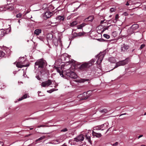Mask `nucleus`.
<instances>
[{
	"mask_svg": "<svg viewBox=\"0 0 146 146\" xmlns=\"http://www.w3.org/2000/svg\"><path fill=\"white\" fill-rule=\"evenodd\" d=\"M129 46L128 45L123 44L121 45V51L123 52H126Z\"/></svg>",
	"mask_w": 146,
	"mask_h": 146,
	"instance_id": "nucleus-14",
	"label": "nucleus"
},
{
	"mask_svg": "<svg viewBox=\"0 0 146 146\" xmlns=\"http://www.w3.org/2000/svg\"><path fill=\"white\" fill-rule=\"evenodd\" d=\"M100 111L102 113H106L108 111V110L106 109H104L102 110H100Z\"/></svg>",
	"mask_w": 146,
	"mask_h": 146,
	"instance_id": "nucleus-35",
	"label": "nucleus"
},
{
	"mask_svg": "<svg viewBox=\"0 0 146 146\" xmlns=\"http://www.w3.org/2000/svg\"><path fill=\"white\" fill-rule=\"evenodd\" d=\"M143 136V135H140L138 136V139H139V138H140L141 137H142Z\"/></svg>",
	"mask_w": 146,
	"mask_h": 146,
	"instance_id": "nucleus-51",
	"label": "nucleus"
},
{
	"mask_svg": "<svg viewBox=\"0 0 146 146\" xmlns=\"http://www.w3.org/2000/svg\"><path fill=\"white\" fill-rule=\"evenodd\" d=\"M110 26V25L109 26H107L106 27L104 28L102 30V31L101 32L103 33V32L104 31H106V30H107L108 29L109 27Z\"/></svg>",
	"mask_w": 146,
	"mask_h": 146,
	"instance_id": "nucleus-38",
	"label": "nucleus"
},
{
	"mask_svg": "<svg viewBox=\"0 0 146 146\" xmlns=\"http://www.w3.org/2000/svg\"><path fill=\"white\" fill-rule=\"evenodd\" d=\"M135 69H134V70H132V72H133V71H135Z\"/></svg>",
	"mask_w": 146,
	"mask_h": 146,
	"instance_id": "nucleus-58",
	"label": "nucleus"
},
{
	"mask_svg": "<svg viewBox=\"0 0 146 146\" xmlns=\"http://www.w3.org/2000/svg\"><path fill=\"white\" fill-rule=\"evenodd\" d=\"M38 38L41 40H42L43 42L44 41V39L43 37H42L40 36L39 37H38Z\"/></svg>",
	"mask_w": 146,
	"mask_h": 146,
	"instance_id": "nucleus-41",
	"label": "nucleus"
},
{
	"mask_svg": "<svg viewBox=\"0 0 146 146\" xmlns=\"http://www.w3.org/2000/svg\"><path fill=\"white\" fill-rule=\"evenodd\" d=\"M64 69L66 70V74L67 76L74 79L77 78L78 76L73 71H71V68L70 65L68 66L65 65Z\"/></svg>",
	"mask_w": 146,
	"mask_h": 146,
	"instance_id": "nucleus-2",
	"label": "nucleus"
},
{
	"mask_svg": "<svg viewBox=\"0 0 146 146\" xmlns=\"http://www.w3.org/2000/svg\"><path fill=\"white\" fill-rule=\"evenodd\" d=\"M5 55V53L2 50H0V57H3Z\"/></svg>",
	"mask_w": 146,
	"mask_h": 146,
	"instance_id": "nucleus-29",
	"label": "nucleus"
},
{
	"mask_svg": "<svg viewBox=\"0 0 146 146\" xmlns=\"http://www.w3.org/2000/svg\"><path fill=\"white\" fill-rule=\"evenodd\" d=\"M106 21V20H105L101 21L100 22L101 24H103L104 22L106 23V21L104 22L105 21Z\"/></svg>",
	"mask_w": 146,
	"mask_h": 146,
	"instance_id": "nucleus-47",
	"label": "nucleus"
},
{
	"mask_svg": "<svg viewBox=\"0 0 146 146\" xmlns=\"http://www.w3.org/2000/svg\"><path fill=\"white\" fill-rule=\"evenodd\" d=\"M87 24L85 23H83L81 24L74 27L73 29V30L76 31L77 29H81L83 30V28Z\"/></svg>",
	"mask_w": 146,
	"mask_h": 146,
	"instance_id": "nucleus-9",
	"label": "nucleus"
},
{
	"mask_svg": "<svg viewBox=\"0 0 146 146\" xmlns=\"http://www.w3.org/2000/svg\"><path fill=\"white\" fill-rule=\"evenodd\" d=\"M3 143L2 142L0 141V146H3Z\"/></svg>",
	"mask_w": 146,
	"mask_h": 146,
	"instance_id": "nucleus-49",
	"label": "nucleus"
},
{
	"mask_svg": "<svg viewBox=\"0 0 146 146\" xmlns=\"http://www.w3.org/2000/svg\"><path fill=\"white\" fill-rule=\"evenodd\" d=\"M126 113H123V114H121V115H120L119 116H121V115H126Z\"/></svg>",
	"mask_w": 146,
	"mask_h": 146,
	"instance_id": "nucleus-53",
	"label": "nucleus"
},
{
	"mask_svg": "<svg viewBox=\"0 0 146 146\" xmlns=\"http://www.w3.org/2000/svg\"><path fill=\"white\" fill-rule=\"evenodd\" d=\"M84 136L82 134H80L76 137L74 138V141L76 142H79L82 141L84 139Z\"/></svg>",
	"mask_w": 146,
	"mask_h": 146,
	"instance_id": "nucleus-11",
	"label": "nucleus"
},
{
	"mask_svg": "<svg viewBox=\"0 0 146 146\" xmlns=\"http://www.w3.org/2000/svg\"><path fill=\"white\" fill-rule=\"evenodd\" d=\"M144 115H146V112H145V113H144Z\"/></svg>",
	"mask_w": 146,
	"mask_h": 146,
	"instance_id": "nucleus-57",
	"label": "nucleus"
},
{
	"mask_svg": "<svg viewBox=\"0 0 146 146\" xmlns=\"http://www.w3.org/2000/svg\"><path fill=\"white\" fill-rule=\"evenodd\" d=\"M86 139H87L88 142L91 143V141L90 136L89 135H86Z\"/></svg>",
	"mask_w": 146,
	"mask_h": 146,
	"instance_id": "nucleus-31",
	"label": "nucleus"
},
{
	"mask_svg": "<svg viewBox=\"0 0 146 146\" xmlns=\"http://www.w3.org/2000/svg\"><path fill=\"white\" fill-rule=\"evenodd\" d=\"M145 46V45L144 44H141L140 47V48L141 49H142L143 48H144Z\"/></svg>",
	"mask_w": 146,
	"mask_h": 146,
	"instance_id": "nucleus-44",
	"label": "nucleus"
},
{
	"mask_svg": "<svg viewBox=\"0 0 146 146\" xmlns=\"http://www.w3.org/2000/svg\"><path fill=\"white\" fill-rule=\"evenodd\" d=\"M110 62L112 63H114L115 62V60L114 57H111L109 59Z\"/></svg>",
	"mask_w": 146,
	"mask_h": 146,
	"instance_id": "nucleus-25",
	"label": "nucleus"
},
{
	"mask_svg": "<svg viewBox=\"0 0 146 146\" xmlns=\"http://www.w3.org/2000/svg\"><path fill=\"white\" fill-rule=\"evenodd\" d=\"M82 95V98H83L84 97H86V96H87V93H86V92H84L82 94H81L80 95V97H82V96H81Z\"/></svg>",
	"mask_w": 146,
	"mask_h": 146,
	"instance_id": "nucleus-34",
	"label": "nucleus"
},
{
	"mask_svg": "<svg viewBox=\"0 0 146 146\" xmlns=\"http://www.w3.org/2000/svg\"><path fill=\"white\" fill-rule=\"evenodd\" d=\"M48 125H41L39 126H38V127L39 128L41 127H48Z\"/></svg>",
	"mask_w": 146,
	"mask_h": 146,
	"instance_id": "nucleus-43",
	"label": "nucleus"
},
{
	"mask_svg": "<svg viewBox=\"0 0 146 146\" xmlns=\"http://www.w3.org/2000/svg\"><path fill=\"white\" fill-rule=\"evenodd\" d=\"M38 95L39 96H42V95H40V93H41L40 92L38 91Z\"/></svg>",
	"mask_w": 146,
	"mask_h": 146,
	"instance_id": "nucleus-50",
	"label": "nucleus"
},
{
	"mask_svg": "<svg viewBox=\"0 0 146 146\" xmlns=\"http://www.w3.org/2000/svg\"><path fill=\"white\" fill-rule=\"evenodd\" d=\"M117 21V19H112L111 20H109L108 21V22H110V21H111H111H112L113 23H115Z\"/></svg>",
	"mask_w": 146,
	"mask_h": 146,
	"instance_id": "nucleus-36",
	"label": "nucleus"
},
{
	"mask_svg": "<svg viewBox=\"0 0 146 146\" xmlns=\"http://www.w3.org/2000/svg\"><path fill=\"white\" fill-rule=\"evenodd\" d=\"M95 61V59H93L89 61L88 63H85L82 64L80 66V69L83 71H86L87 68L91 66Z\"/></svg>",
	"mask_w": 146,
	"mask_h": 146,
	"instance_id": "nucleus-3",
	"label": "nucleus"
},
{
	"mask_svg": "<svg viewBox=\"0 0 146 146\" xmlns=\"http://www.w3.org/2000/svg\"><path fill=\"white\" fill-rule=\"evenodd\" d=\"M62 141L60 139H56V140L52 141L51 143L54 144H58L62 142Z\"/></svg>",
	"mask_w": 146,
	"mask_h": 146,
	"instance_id": "nucleus-18",
	"label": "nucleus"
},
{
	"mask_svg": "<svg viewBox=\"0 0 146 146\" xmlns=\"http://www.w3.org/2000/svg\"><path fill=\"white\" fill-rule=\"evenodd\" d=\"M57 90H58V89H52L50 90H47V92L49 93H51L52 92Z\"/></svg>",
	"mask_w": 146,
	"mask_h": 146,
	"instance_id": "nucleus-33",
	"label": "nucleus"
},
{
	"mask_svg": "<svg viewBox=\"0 0 146 146\" xmlns=\"http://www.w3.org/2000/svg\"><path fill=\"white\" fill-rule=\"evenodd\" d=\"M53 38V35L51 33H48L47 35V38L48 40H51Z\"/></svg>",
	"mask_w": 146,
	"mask_h": 146,
	"instance_id": "nucleus-22",
	"label": "nucleus"
},
{
	"mask_svg": "<svg viewBox=\"0 0 146 146\" xmlns=\"http://www.w3.org/2000/svg\"><path fill=\"white\" fill-rule=\"evenodd\" d=\"M115 8L112 7V8H110V11L111 12H114L115 11Z\"/></svg>",
	"mask_w": 146,
	"mask_h": 146,
	"instance_id": "nucleus-42",
	"label": "nucleus"
},
{
	"mask_svg": "<svg viewBox=\"0 0 146 146\" xmlns=\"http://www.w3.org/2000/svg\"><path fill=\"white\" fill-rule=\"evenodd\" d=\"M67 131V129L66 128H65L63 129L61 131L63 132H65Z\"/></svg>",
	"mask_w": 146,
	"mask_h": 146,
	"instance_id": "nucleus-48",
	"label": "nucleus"
},
{
	"mask_svg": "<svg viewBox=\"0 0 146 146\" xmlns=\"http://www.w3.org/2000/svg\"><path fill=\"white\" fill-rule=\"evenodd\" d=\"M36 77L38 80H40V78L38 75L36 76Z\"/></svg>",
	"mask_w": 146,
	"mask_h": 146,
	"instance_id": "nucleus-46",
	"label": "nucleus"
},
{
	"mask_svg": "<svg viewBox=\"0 0 146 146\" xmlns=\"http://www.w3.org/2000/svg\"><path fill=\"white\" fill-rule=\"evenodd\" d=\"M53 42L54 45L56 46H59L60 48L62 45L61 41L60 38L58 37L57 39L54 38L53 39Z\"/></svg>",
	"mask_w": 146,
	"mask_h": 146,
	"instance_id": "nucleus-5",
	"label": "nucleus"
},
{
	"mask_svg": "<svg viewBox=\"0 0 146 146\" xmlns=\"http://www.w3.org/2000/svg\"><path fill=\"white\" fill-rule=\"evenodd\" d=\"M46 61L42 59H40L36 61L35 63V69L38 70L41 75L47 74L48 71L46 68Z\"/></svg>",
	"mask_w": 146,
	"mask_h": 146,
	"instance_id": "nucleus-1",
	"label": "nucleus"
},
{
	"mask_svg": "<svg viewBox=\"0 0 146 146\" xmlns=\"http://www.w3.org/2000/svg\"><path fill=\"white\" fill-rule=\"evenodd\" d=\"M94 19L93 17L92 16H90L84 20L85 22L92 21Z\"/></svg>",
	"mask_w": 146,
	"mask_h": 146,
	"instance_id": "nucleus-19",
	"label": "nucleus"
},
{
	"mask_svg": "<svg viewBox=\"0 0 146 146\" xmlns=\"http://www.w3.org/2000/svg\"><path fill=\"white\" fill-rule=\"evenodd\" d=\"M24 64L23 62H17L16 64V66L18 68H22L23 67H27L29 66V64L23 65Z\"/></svg>",
	"mask_w": 146,
	"mask_h": 146,
	"instance_id": "nucleus-13",
	"label": "nucleus"
},
{
	"mask_svg": "<svg viewBox=\"0 0 146 146\" xmlns=\"http://www.w3.org/2000/svg\"><path fill=\"white\" fill-rule=\"evenodd\" d=\"M56 70H57V71L59 73L60 75L62 77H63L64 76V75H63V73L61 72V71L60 69L58 68Z\"/></svg>",
	"mask_w": 146,
	"mask_h": 146,
	"instance_id": "nucleus-28",
	"label": "nucleus"
},
{
	"mask_svg": "<svg viewBox=\"0 0 146 146\" xmlns=\"http://www.w3.org/2000/svg\"><path fill=\"white\" fill-rule=\"evenodd\" d=\"M60 146H66V145L65 143H64L63 145H62Z\"/></svg>",
	"mask_w": 146,
	"mask_h": 146,
	"instance_id": "nucleus-54",
	"label": "nucleus"
},
{
	"mask_svg": "<svg viewBox=\"0 0 146 146\" xmlns=\"http://www.w3.org/2000/svg\"><path fill=\"white\" fill-rule=\"evenodd\" d=\"M109 129H108L106 131V133L108 132V131L109 130Z\"/></svg>",
	"mask_w": 146,
	"mask_h": 146,
	"instance_id": "nucleus-56",
	"label": "nucleus"
},
{
	"mask_svg": "<svg viewBox=\"0 0 146 146\" xmlns=\"http://www.w3.org/2000/svg\"><path fill=\"white\" fill-rule=\"evenodd\" d=\"M56 19L59 21H63L64 19V16H58L56 18Z\"/></svg>",
	"mask_w": 146,
	"mask_h": 146,
	"instance_id": "nucleus-24",
	"label": "nucleus"
},
{
	"mask_svg": "<svg viewBox=\"0 0 146 146\" xmlns=\"http://www.w3.org/2000/svg\"><path fill=\"white\" fill-rule=\"evenodd\" d=\"M92 91H87L86 92L87 93V96L86 97H84L83 98H81V99L82 100H86L90 96L91 94L92 93Z\"/></svg>",
	"mask_w": 146,
	"mask_h": 146,
	"instance_id": "nucleus-17",
	"label": "nucleus"
},
{
	"mask_svg": "<svg viewBox=\"0 0 146 146\" xmlns=\"http://www.w3.org/2000/svg\"><path fill=\"white\" fill-rule=\"evenodd\" d=\"M103 36L106 39H109L110 37V35L106 34H104Z\"/></svg>",
	"mask_w": 146,
	"mask_h": 146,
	"instance_id": "nucleus-37",
	"label": "nucleus"
},
{
	"mask_svg": "<svg viewBox=\"0 0 146 146\" xmlns=\"http://www.w3.org/2000/svg\"><path fill=\"white\" fill-rule=\"evenodd\" d=\"M41 30L40 29H36L34 31V33L36 35H38L41 32Z\"/></svg>",
	"mask_w": 146,
	"mask_h": 146,
	"instance_id": "nucleus-20",
	"label": "nucleus"
},
{
	"mask_svg": "<svg viewBox=\"0 0 146 146\" xmlns=\"http://www.w3.org/2000/svg\"><path fill=\"white\" fill-rule=\"evenodd\" d=\"M141 146H145L144 145H142Z\"/></svg>",
	"mask_w": 146,
	"mask_h": 146,
	"instance_id": "nucleus-60",
	"label": "nucleus"
},
{
	"mask_svg": "<svg viewBox=\"0 0 146 146\" xmlns=\"http://www.w3.org/2000/svg\"><path fill=\"white\" fill-rule=\"evenodd\" d=\"M126 5L127 6H128V5H129V4L128 3V2H127L126 3Z\"/></svg>",
	"mask_w": 146,
	"mask_h": 146,
	"instance_id": "nucleus-52",
	"label": "nucleus"
},
{
	"mask_svg": "<svg viewBox=\"0 0 146 146\" xmlns=\"http://www.w3.org/2000/svg\"><path fill=\"white\" fill-rule=\"evenodd\" d=\"M104 56V53H100L96 56V57L98 58L96 63L100 65L101 63Z\"/></svg>",
	"mask_w": 146,
	"mask_h": 146,
	"instance_id": "nucleus-6",
	"label": "nucleus"
},
{
	"mask_svg": "<svg viewBox=\"0 0 146 146\" xmlns=\"http://www.w3.org/2000/svg\"><path fill=\"white\" fill-rule=\"evenodd\" d=\"M139 28V25L138 24H133L132 25L130 29L128 30V32L129 33L131 34L133 33L134 31Z\"/></svg>",
	"mask_w": 146,
	"mask_h": 146,
	"instance_id": "nucleus-8",
	"label": "nucleus"
},
{
	"mask_svg": "<svg viewBox=\"0 0 146 146\" xmlns=\"http://www.w3.org/2000/svg\"><path fill=\"white\" fill-rule=\"evenodd\" d=\"M32 129V128H30V129Z\"/></svg>",
	"mask_w": 146,
	"mask_h": 146,
	"instance_id": "nucleus-63",
	"label": "nucleus"
},
{
	"mask_svg": "<svg viewBox=\"0 0 146 146\" xmlns=\"http://www.w3.org/2000/svg\"><path fill=\"white\" fill-rule=\"evenodd\" d=\"M52 83L51 80H48L47 81L44 82L42 83L41 86L43 87L48 86L50 85Z\"/></svg>",
	"mask_w": 146,
	"mask_h": 146,
	"instance_id": "nucleus-12",
	"label": "nucleus"
},
{
	"mask_svg": "<svg viewBox=\"0 0 146 146\" xmlns=\"http://www.w3.org/2000/svg\"><path fill=\"white\" fill-rule=\"evenodd\" d=\"M9 9V8L7 7V8H6L5 7H4V8L3 9H2L1 8H0V11H5L7 9Z\"/></svg>",
	"mask_w": 146,
	"mask_h": 146,
	"instance_id": "nucleus-40",
	"label": "nucleus"
},
{
	"mask_svg": "<svg viewBox=\"0 0 146 146\" xmlns=\"http://www.w3.org/2000/svg\"><path fill=\"white\" fill-rule=\"evenodd\" d=\"M85 33L83 32H80L78 33H77L76 35H77V36H82L83 35H84L85 34Z\"/></svg>",
	"mask_w": 146,
	"mask_h": 146,
	"instance_id": "nucleus-32",
	"label": "nucleus"
},
{
	"mask_svg": "<svg viewBox=\"0 0 146 146\" xmlns=\"http://www.w3.org/2000/svg\"><path fill=\"white\" fill-rule=\"evenodd\" d=\"M61 59L63 60H64L66 61L65 62H69L70 63H73L74 61V60L72 61V62H70L69 59V56L68 54L66 53H64L61 56Z\"/></svg>",
	"mask_w": 146,
	"mask_h": 146,
	"instance_id": "nucleus-7",
	"label": "nucleus"
},
{
	"mask_svg": "<svg viewBox=\"0 0 146 146\" xmlns=\"http://www.w3.org/2000/svg\"><path fill=\"white\" fill-rule=\"evenodd\" d=\"M118 142H116L114 144H111L109 143L108 144V146H117L118 145Z\"/></svg>",
	"mask_w": 146,
	"mask_h": 146,
	"instance_id": "nucleus-27",
	"label": "nucleus"
},
{
	"mask_svg": "<svg viewBox=\"0 0 146 146\" xmlns=\"http://www.w3.org/2000/svg\"><path fill=\"white\" fill-rule=\"evenodd\" d=\"M28 96V94H26L23 95L22 97H21L19 98L18 100V101H21L23 99L27 98V97Z\"/></svg>",
	"mask_w": 146,
	"mask_h": 146,
	"instance_id": "nucleus-23",
	"label": "nucleus"
},
{
	"mask_svg": "<svg viewBox=\"0 0 146 146\" xmlns=\"http://www.w3.org/2000/svg\"><path fill=\"white\" fill-rule=\"evenodd\" d=\"M129 61V59L128 58H127L123 60L120 61L116 63L115 66L113 69H114L121 66L127 64Z\"/></svg>",
	"mask_w": 146,
	"mask_h": 146,
	"instance_id": "nucleus-4",
	"label": "nucleus"
},
{
	"mask_svg": "<svg viewBox=\"0 0 146 146\" xmlns=\"http://www.w3.org/2000/svg\"><path fill=\"white\" fill-rule=\"evenodd\" d=\"M108 123H105L102 125H99L96 127V129L98 130L101 129L102 130H103L104 129H105L106 128L108 127Z\"/></svg>",
	"mask_w": 146,
	"mask_h": 146,
	"instance_id": "nucleus-10",
	"label": "nucleus"
},
{
	"mask_svg": "<svg viewBox=\"0 0 146 146\" xmlns=\"http://www.w3.org/2000/svg\"><path fill=\"white\" fill-rule=\"evenodd\" d=\"M22 14L21 13H19L16 15V17L17 18H20L21 17Z\"/></svg>",
	"mask_w": 146,
	"mask_h": 146,
	"instance_id": "nucleus-39",
	"label": "nucleus"
},
{
	"mask_svg": "<svg viewBox=\"0 0 146 146\" xmlns=\"http://www.w3.org/2000/svg\"><path fill=\"white\" fill-rule=\"evenodd\" d=\"M77 24V22L76 21H74L71 23L70 26L71 27H75L74 26L76 25Z\"/></svg>",
	"mask_w": 146,
	"mask_h": 146,
	"instance_id": "nucleus-26",
	"label": "nucleus"
},
{
	"mask_svg": "<svg viewBox=\"0 0 146 146\" xmlns=\"http://www.w3.org/2000/svg\"><path fill=\"white\" fill-rule=\"evenodd\" d=\"M5 35V33L3 30H0V37H2L4 36Z\"/></svg>",
	"mask_w": 146,
	"mask_h": 146,
	"instance_id": "nucleus-30",
	"label": "nucleus"
},
{
	"mask_svg": "<svg viewBox=\"0 0 146 146\" xmlns=\"http://www.w3.org/2000/svg\"><path fill=\"white\" fill-rule=\"evenodd\" d=\"M111 15H110L109 17H111Z\"/></svg>",
	"mask_w": 146,
	"mask_h": 146,
	"instance_id": "nucleus-62",
	"label": "nucleus"
},
{
	"mask_svg": "<svg viewBox=\"0 0 146 146\" xmlns=\"http://www.w3.org/2000/svg\"><path fill=\"white\" fill-rule=\"evenodd\" d=\"M23 76H24V77H25V74H23Z\"/></svg>",
	"mask_w": 146,
	"mask_h": 146,
	"instance_id": "nucleus-61",
	"label": "nucleus"
},
{
	"mask_svg": "<svg viewBox=\"0 0 146 146\" xmlns=\"http://www.w3.org/2000/svg\"><path fill=\"white\" fill-rule=\"evenodd\" d=\"M93 135L94 136H96V137L99 138L102 136V135L100 133H96L95 132H94L93 131Z\"/></svg>",
	"mask_w": 146,
	"mask_h": 146,
	"instance_id": "nucleus-21",
	"label": "nucleus"
},
{
	"mask_svg": "<svg viewBox=\"0 0 146 146\" xmlns=\"http://www.w3.org/2000/svg\"><path fill=\"white\" fill-rule=\"evenodd\" d=\"M119 18V16L118 14H116L115 16V19L117 20Z\"/></svg>",
	"mask_w": 146,
	"mask_h": 146,
	"instance_id": "nucleus-45",
	"label": "nucleus"
},
{
	"mask_svg": "<svg viewBox=\"0 0 146 146\" xmlns=\"http://www.w3.org/2000/svg\"><path fill=\"white\" fill-rule=\"evenodd\" d=\"M70 83L71 84H72V81H71V82H70Z\"/></svg>",
	"mask_w": 146,
	"mask_h": 146,
	"instance_id": "nucleus-59",
	"label": "nucleus"
},
{
	"mask_svg": "<svg viewBox=\"0 0 146 146\" xmlns=\"http://www.w3.org/2000/svg\"><path fill=\"white\" fill-rule=\"evenodd\" d=\"M45 137L44 136H43L40 137L38 139H36L35 142H34V143L35 144H36L38 143H41L42 142V140L44 139V138H45Z\"/></svg>",
	"mask_w": 146,
	"mask_h": 146,
	"instance_id": "nucleus-15",
	"label": "nucleus"
},
{
	"mask_svg": "<svg viewBox=\"0 0 146 146\" xmlns=\"http://www.w3.org/2000/svg\"><path fill=\"white\" fill-rule=\"evenodd\" d=\"M52 14V13L50 11H48L45 13L44 16V17H46L47 18H48L50 17Z\"/></svg>",
	"mask_w": 146,
	"mask_h": 146,
	"instance_id": "nucleus-16",
	"label": "nucleus"
},
{
	"mask_svg": "<svg viewBox=\"0 0 146 146\" xmlns=\"http://www.w3.org/2000/svg\"><path fill=\"white\" fill-rule=\"evenodd\" d=\"M18 22L20 23V21L19 20L18 21Z\"/></svg>",
	"mask_w": 146,
	"mask_h": 146,
	"instance_id": "nucleus-55",
	"label": "nucleus"
}]
</instances>
